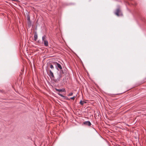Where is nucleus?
<instances>
[{
    "instance_id": "nucleus-1",
    "label": "nucleus",
    "mask_w": 146,
    "mask_h": 146,
    "mask_svg": "<svg viewBox=\"0 0 146 146\" xmlns=\"http://www.w3.org/2000/svg\"><path fill=\"white\" fill-rule=\"evenodd\" d=\"M54 65L57 70L60 71L61 72L62 70V67L57 62H54Z\"/></svg>"
},
{
    "instance_id": "nucleus-2",
    "label": "nucleus",
    "mask_w": 146,
    "mask_h": 146,
    "mask_svg": "<svg viewBox=\"0 0 146 146\" xmlns=\"http://www.w3.org/2000/svg\"><path fill=\"white\" fill-rule=\"evenodd\" d=\"M42 40L44 43L45 46H47L48 45V42L46 39V37L45 35H44L42 37Z\"/></svg>"
},
{
    "instance_id": "nucleus-3",
    "label": "nucleus",
    "mask_w": 146,
    "mask_h": 146,
    "mask_svg": "<svg viewBox=\"0 0 146 146\" xmlns=\"http://www.w3.org/2000/svg\"><path fill=\"white\" fill-rule=\"evenodd\" d=\"M115 14L118 16L122 15V12L119 8H117L116 10Z\"/></svg>"
},
{
    "instance_id": "nucleus-4",
    "label": "nucleus",
    "mask_w": 146,
    "mask_h": 146,
    "mask_svg": "<svg viewBox=\"0 0 146 146\" xmlns=\"http://www.w3.org/2000/svg\"><path fill=\"white\" fill-rule=\"evenodd\" d=\"M48 75L50 76L51 79L55 81H56L59 78H58V77L56 76H54L53 74H49Z\"/></svg>"
},
{
    "instance_id": "nucleus-5",
    "label": "nucleus",
    "mask_w": 146,
    "mask_h": 146,
    "mask_svg": "<svg viewBox=\"0 0 146 146\" xmlns=\"http://www.w3.org/2000/svg\"><path fill=\"white\" fill-rule=\"evenodd\" d=\"M84 124L85 125L88 126H90L91 124V123L89 121H87L84 122Z\"/></svg>"
},
{
    "instance_id": "nucleus-6",
    "label": "nucleus",
    "mask_w": 146,
    "mask_h": 146,
    "mask_svg": "<svg viewBox=\"0 0 146 146\" xmlns=\"http://www.w3.org/2000/svg\"><path fill=\"white\" fill-rule=\"evenodd\" d=\"M38 37V36L37 34L36 33L35 34L34 36V40L35 41H36Z\"/></svg>"
},
{
    "instance_id": "nucleus-7",
    "label": "nucleus",
    "mask_w": 146,
    "mask_h": 146,
    "mask_svg": "<svg viewBox=\"0 0 146 146\" xmlns=\"http://www.w3.org/2000/svg\"><path fill=\"white\" fill-rule=\"evenodd\" d=\"M54 62L52 63V64H51L50 65V67L52 70H54Z\"/></svg>"
},
{
    "instance_id": "nucleus-8",
    "label": "nucleus",
    "mask_w": 146,
    "mask_h": 146,
    "mask_svg": "<svg viewBox=\"0 0 146 146\" xmlns=\"http://www.w3.org/2000/svg\"><path fill=\"white\" fill-rule=\"evenodd\" d=\"M76 97V96H74L70 98H67V100H70L71 99L72 100H74L75 99V98Z\"/></svg>"
},
{
    "instance_id": "nucleus-9",
    "label": "nucleus",
    "mask_w": 146,
    "mask_h": 146,
    "mask_svg": "<svg viewBox=\"0 0 146 146\" xmlns=\"http://www.w3.org/2000/svg\"><path fill=\"white\" fill-rule=\"evenodd\" d=\"M85 103V102L84 101H82V100H81L80 102V104L81 105H83Z\"/></svg>"
},
{
    "instance_id": "nucleus-10",
    "label": "nucleus",
    "mask_w": 146,
    "mask_h": 146,
    "mask_svg": "<svg viewBox=\"0 0 146 146\" xmlns=\"http://www.w3.org/2000/svg\"><path fill=\"white\" fill-rule=\"evenodd\" d=\"M73 94V93L72 92H71L68 95V96H72Z\"/></svg>"
},
{
    "instance_id": "nucleus-11",
    "label": "nucleus",
    "mask_w": 146,
    "mask_h": 146,
    "mask_svg": "<svg viewBox=\"0 0 146 146\" xmlns=\"http://www.w3.org/2000/svg\"><path fill=\"white\" fill-rule=\"evenodd\" d=\"M55 90L57 91H58V92H60L62 91V90H61V89H57V88H55Z\"/></svg>"
},
{
    "instance_id": "nucleus-12",
    "label": "nucleus",
    "mask_w": 146,
    "mask_h": 146,
    "mask_svg": "<svg viewBox=\"0 0 146 146\" xmlns=\"http://www.w3.org/2000/svg\"><path fill=\"white\" fill-rule=\"evenodd\" d=\"M62 90L61 92H65L66 91V90L64 88H62V89H61Z\"/></svg>"
},
{
    "instance_id": "nucleus-13",
    "label": "nucleus",
    "mask_w": 146,
    "mask_h": 146,
    "mask_svg": "<svg viewBox=\"0 0 146 146\" xmlns=\"http://www.w3.org/2000/svg\"><path fill=\"white\" fill-rule=\"evenodd\" d=\"M58 94L59 96H61L62 97H64V96H63V95H62V94H60L58 93Z\"/></svg>"
},
{
    "instance_id": "nucleus-14",
    "label": "nucleus",
    "mask_w": 146,
    "mask_h": 146,
    "mask_svg": "<svg viewBox=\"0 0 146 146\" xmlns=\"http://www.w3.org/2000/svg\"><path fill=\"white\" fill-rule=\"evenodd\" d=\"M27 19L29 21V22H30V17L29 16H28L27 17Z\"/></svg>"
},
{
    "instance_id": "nucleus-15",
    "label": "nucleus",
    "mask_w": 146,
    "mask_h": 146,
    "mask_svg": "<svg viewBox=\"0 0 146 146\" xmlns=\"http://www.w3.org/2000/svg\"><path fill=\"white\" fill-rule=\"evenodd\" d=\"M50 73H53L51 71V70H50Z\"/></svg>"
},
{
    "instance_id": "nucleus-16",
    "label": "nucleus",
    "mask_w": 146,
    "mask_h": 146,
    "mask_svg": "<svg viewBox=\"0 0 146 146\" xmlns=\"http://www.w3.org/2000/svg\"><path fill=\"white\" fill-rule=\"evenodd\" d=\"M89 74H88V76H89Z\"/></svg>"
}]
</instances>
